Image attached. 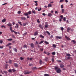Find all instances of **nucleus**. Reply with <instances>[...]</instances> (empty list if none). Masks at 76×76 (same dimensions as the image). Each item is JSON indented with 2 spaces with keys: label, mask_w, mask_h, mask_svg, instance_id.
<instances>
[{
  "label": "nucleus",
  "mask_w": 76,
  "mask_h": 76,
  "mask_svg": "<svg viewBox=\"0 0 76 76\" xmlns=\"http://www.w3.org/2000/svg\"><path fill=\"white\" fill-rule=\"evenodd\" d=\"M55 70H56V72L58 73H60L61 72V70L60 69L58 68V67L57 66L55 67Z\"/></svg>",
  "instance_id": "f257e3e1"
},
{
  "label": "nucleus",
  "mask_w": 76,
  "mask_h": 76,
  "mask_svg": "<svg viewBox=\"0 0 76 76\" xmlns=\"http://www.w3.org/2000/svg\"><path fill=\"white\" fill-rule=\"evenodd\" d=\"M21 19L23 20H27V19L25 17H21Z\"/></svg>",
  "instance_id": "f03ea898"
},
{
  "label": "nucleus",
  "mask_w": 76,
  "mask_h": 76,
  "mask_svg": "<svg viewBox=\"0 0 76 76\" xmlns=\"http://www.w3.org/2000/svg\"><path fill=\"white\" fill-rule=\"evenodd\" d=\"M65 38H66V39L68 41H69V40H70V39L69 37H68L67 36H65Z\"/></svg>",
  "instance_id": "7ed1b4c3"
},
{
  "label": "nucleus",
  "mask_w": 76,
  "mask_h": 76,
  "mask_svg": "<svg viewBox=\"0 0 76 76\" xmlns=\"http://www.w3.org/2000/svg\"><path fill=\"white\" fill-rule=\"evenodd\" d=\"M31 48H34V44H33V43H31Z\"/></svg>",
  "instance_id": "20e7f679"
},
{
  "label": "nucleus",
  "mask_w": 76,
  "mask_h": 76,
  "mask_svg": "<svg viewBox=\"0 0 76 76\" xmlns=\"http://www.w3.org/2000/svg\"><path fill=\"white\" fill-rule=\"evenodd\" d=\"M56 38L57 39H62V38L61 37H59V36H56Z\"/></svg>",
  "instance_id": "39448f33"
},
{
  "label": "nucleus",
  "mask_w": 76,
  "mask_h": 76,
  "mask_svg": "<svg viewBox=\"0 0 76 76\" xmlns=\"http://www.w3.org/2000/svg\"><path fill=\"white\" fill-rule=\"evenodd\" d=\"M7 25L8 26L11 27L12 26V24L11 23H8L7 24Z\"/></svg>",
  "instance_id": "423d86ee"
},
{
  "label": "nucleus",
  "mask_w": 76,
  "mask_h": 76,
  "mask_svg": "<svg viewBox=\"0 0 76 76\" xmlns=\"http://www.w3.org/2000/svg\"><path fill=\"white\" fill-rule=\"evenodd\" d=\"M32 69L33 70H36L37 69V68L36 67H34L32 68Z\"/></svg>",
  "instance_id": "0eeeda50"
},
{
  "label": "nucleus",
  "mask_w": 76,
  "mask_h": 76,
  "mask_svg": "<svg viewBox=\"0 0 76 76\" xmlns=\"http://www.w3.org/2000/svg\"><path fill=\"white\" fill-rule=\"evenodd\" d=\"M15 28H19V24L18 23H17L16 24V26H15Z\"/></svg>",
  "instance_id": "6e6552de"
},
{
  "label": "nucleus",
  "mask_w": 76,
  "mask_h": 76,
  "mask_svg": "<svg viewBox=\"0 0 76 76\" xmlns=\"http://www.w3.org/2000/svg\"><path fill=\"white\" fill-rule=\"evenodd\" d=\"M1 21L3 23H4V22H5L6 21V18H4Z\"/></svg>",
  "instance_id": "1a4fd4ad"
},
{
  "label": "nucleus",
  "mask_w": 76,
  "mask_h": 76,
  "mask_svg": "<svg viewBox=\"0 0 76 76\" xmlns=\"http://www.w3.org/2000/svg\"><path fill=\"white\" fill-rule=\"evenodd\" d=\"M38 31H37L34 33V36H36L37 35H38Z\"/></svg>",
  "instance_id": "9d476101"
},
{
  "label": "nucleus",
  "mask_w": 76,
  "mask_h": 76,
  "mask_svg": "<svg viewBox=\"0 0 76 76\" xmlns=\"http://www.w3.org/2000/svg\"><path fill=\"white\" fill-rule=\"evenodd\" d=\"M12 45V43H8L7 45H6V47H7L8 46H9V45Z\"/></svg>",
  "instance_id": "9b49d317"
},
{
  "label": "nucleus",
  "mask_w": 76,
  "mask_h": 76,
  "mask_svg": "<svg viewBox=\"0 0 76 76\" xmlns=\"http://www.w3.org/2000/svg\"><path fill=\"white\" fill-rule=\"evenodd\" d=\"M13 50L15 52H18V50H17L16 48H13Z\"/></svg>",
  "instance_id": "f8f14e48"
},
{
  "label": "nucleus",
  "mask_w": 76,
  "mask_h": 76,
  "mask_svg": "<svg viewBox=\"0 0 76 76\" xmlns=\"http://www.w3.org/2000/svg\"><path fill=\"white\" fill-rule=\"evenodd\" d=\"M39 37H40V38H44V36H42V34H40L39 35Z\"/></svg>",
  "instance_id": "ddd939ff"
},
{
  "label": "nucleus",
  "mask_w": 76,
  "mask_h": 76,
  "mask_svg": "<svg viewBox=\"0 0 76 76\" xmlns=\"http://www.w3.org/2000/svg\"><path fill=\"white\" fill-rule=\"evenodd\" d=\"M48 16H49V17H51V16H52V14H51L50 13H49L48 14Z\"/></svg>",
  "instance_id": "4468645a"
},
{
  "label": "nucleus",
  "mask_w": 76,
  "mask_h": 76,
  "mask_svg": "<svg viewBox=\"0 0 76 76\" xmlns=\"http://www.w3.org/2000/svg\"><path fill=\"white\" fill-rule=\"evenodd\" d=\"M60 67L61 68H63V67H64V65L63 64H61L60 65Z\"/></svg>",
  "instance_id": "2eb2a0df"
},
{
  "label": "nucleus",
  "mask_w": 76,
  "mask_h": 76,
  "mask_svg": "<svg viewBox=\"0 0 76 76\" xmlns=\"http://www.w3.org/2000/svg\"><path fill=\"white\" fill-rule=\"evenodd\" d=\"M24 15H25V16H28V13H24Z\"/></svg>",
  "instance_id": "dca6fc26"
},
{
  "label": "nucleus",
  "mask_w": 76,
  "mask_h": 76,
  "mask_svg": "<svg viewBox=\"0 0 76 76\" xmlns=\"http://www.w3.org/2000/svg\"><path fill=\"white\" fill-rule=\"evenodd\" d=\"M27 24V23H23V26H25Z\"/></svg>",
  "instance_id": "f3484780"
},
{
  "label": "nucleus",
  "mask_w": 76,
  "mask_h": 76,
  "mask_svg": "<svg viewBox=\"0 0 76 76\" xmlns=\"http://www.w3.org/2000/svg\"><path fill=\"white\" fill-rule=\"evenodd\" d=\"M52 7V5H51V4H48V7Z\"/></svg>",
  "instance_id": "a211bd4d"
},
{
  "label": "nucleus",
  "mask_w": 76,
  "mask_h": 76,
  "mask_svg": "<svg viewBox=\"0 0 76 76\" xmlns=\"http://www.w3.org/2000/svg\"><path fill=\"white\" fill-rule=\"evenodd\" d=\"M72 42H73V44H76V41L75 40H72L71 41Z\"/></svg>",
  "instance_id": "6ab92c4d"
},
{
  "label": "nucleus",
  "mask_w": 76,
  "mask_h": 76,
  "mask_svg": "<svg viewBox=\"0 0 76 76\" xmlns=\"http://www.w3.org/2000/svg\"><path fill=\"white\" fill-rule=\"evenodd\" d=\"M10 31H11V32H13L14 31L12 30V27H10Z\"/></svg>",
  "instance_id": "aec40b11"
},
{
  "label": "nucleus",
  "mask_w": 76,
  "mask_h": 76,
  "mask_svg": "<svg viewBox=\"0 0 76 76\" xmlns=\"http://www.w3.org/2000/svg\"><path fill=\"white\" fill-rule=\"evenodd\" d=\"M39 27L42 28V29H43V27H42V26L40 24L39 26Z\"/></svg>",
  "instance_id": "412c9836"
},
{
  "label": "nucleus",
  "mask_w": 76,
  "mask_h": 76,
  "mask_svg": "<svg viewBox=\"0 0 76 76\" xmlns=\"http://www.w3.org/2000/svg\"><path fill=\"white\" fill-rule=\"evenodd\" d=\"M61 10V11H62L61 12L62 13H64V12H65L64 9H62Z\"/></svg>",
  "instance_id": "4be33fe9"
},
{
  "label": "nucleus",
  "mask_w": 76,
  "mask_h": 76,
  "mask_svg": "<svg viewBox=\"0 0 76 76\" xmlns=\"http://www.w3.org/2000/svg\"><path fill=\"white\" fill-rule=\"evenodd\" d=\"M66 56H67V57H70V56H71V55L68 53L66 55Z\"/></svg>",
  "instance_id": "5701e85b"
},
{
  "label": "nucleus",
  "mask_w": 76,
  "mask_h": 76,
  "mask_svg": "<svg viewBox=\"0 0 76 76\" xmlns=\"http://www.w3.org/2000/svg\"><path fill=\"white\" fill-rule=\"evenodd\" d=\"M23 48H27L28 47V46H27V45H24V46H23Z\"/></svg>",
  "instance_id": "b1692460"
},
{
  "label": "nucleus",
  "mask_w": 76,
  "mask_h": 76,
  "mask_svg": "<svg viewBox=\"0 0 76 76\" xmlns=\"http://www.w3.org/2000/svg\"><path fill=\"white\" fill-rule=\"evenodd\" d=\"M7 40H8V41H12V40H13V39L12 38H10V39H7Z\"/></svg>",
  "instance_id": "393cba45"
},
{
  "label": "nucleus",
  "mask_w": 76,
  "mask_h": 76,
  "mask_svg": "<svg viewBox=\"0 0 76 76\" xmlns=\"http://www.w3.org/2000/svg\"><path fill=\"white\" fill-rule=\"evenodd\" d=\"M39 64L40 65L42 64V60H40L39 61Z\"/></svg>",
  "instance_id": "a878e982"
},
{
  "label": "nucleus",
  "mask_w": 76,
  "mask_h": 76,
  "mask_svg": "<svg viewBox=\"0 0 76 76\" xmlns=\"http://www.w3.org/2000/svg\"><path fill=\"white\" fill-rule=\"evenodd\" d=\"M18 23L21 26H22V23H21V22L19 21H18Z\"/></svg>",
  "instance_id": "bb28decb"
},
{
  "label": "nucleus",
  "mask_w": 76,
  "mask_h": 76,
  "mask_svg": "<svg viewBox=\"0 0 76 76\" xmlns=\"http://www.w3.org/2000/svg\"><path fill=\"white\" fill-rule=\"evenodd\" d=\"M42 10V9L41 8H38V10L39 12V11H41Z\"/></svg>",
  "instance_id": "cd10ccee"
},
{
  "label": "nucleus",
  "mask_w": 76,
  "mask_h": 76,
  "mask_svg": "<svg viewBox=\"0 0 76 76\" xmlns=\"http://www.w3.org/2000/svg\"><path fill=\"white\" fill-rule=\"evenodd\" d=\"M12 72H16V69H12Z\"/></svg>",
  "instance_id": "c85d7f7f"
},
{
  "label": "nucleus",
  "mask_w": 76,
  "mask_h": 76,
  "mask_svg": "<svg viewBox=\"0 0 76 76\" xmlns=\"http://www.w3.org/2000/svg\"><path fill=\"white\" fill-rule=\"evenodd\" d=\"M31 72H25L24 73V74H26V75H28V74H29V73H31Z\"/></svg>",
  "instance_id": "c756f323"
},
{
  "label": "nucleus",
  "mask_w": 76,
  "mask_h": 76,
  "mask_svg": "<svg viewBox=\"0 0 76 76\" xmlns=\"http://www.w3.org/2000/svg\"><path fill=\"white\" fill-rule=\"evenodd\" d=\"M43 42H44V41L42 40L41 42H40L39 43V44H42V43H43Z\"/></svg>",
  "instance_id": "7c9ffc66"
},
{
  "label": "nucleus",
  "mask_w": 76,
  "mask_h": 76,
  "mask_svg": "<svg viewBox=\"0 0 76 76\" xmlns=\"http://www.w3.org/2000/svg\"><path fill=\"white\" fill-rule=\"evenodd\" d=\"M52 45L53 47H54V48H56V45L53 44Z\"/></svg>",
  "instance_id": "2f4dec72"
},
{
  "label": "nucleus",
  "mask_w": 76,
  "mask_h": 76,
  "mask_svg": "<svg viewBox=\"0 0 76 76\" xmlns=\"http://www.w3.org/2000/svg\"><path fill=\"white\" fill-rule=\"evenodd\" d=\"M52 55H56V52H53L52 53Z\"/></svg>",
  "instance_id": "473e14b6"
},
{
  "label": "nucleus",
  "mask_w": 76,
  "mask_h": 76,
  "mask_svg": "<svg viewBox=\"0 0 76 76\" xmlns=\"http://www.w3.org/2000/svg\"><path fill=\"white\" fill-rule=\"evenodd\" d=\"M46 33H47V34H48L49 35H50V32L48 31H46Z\"/></svg>",
  "instance_id": "72a5a7b5"
},
{
  "label": "nucleus",
  "mask_w": 76,
  "mask_h": 76,
  "mask_svg": "<svg viewBox=\"0 0 76 76\" xmlns=\"http://www.w3.org/2000/svg\"><path fill=\"white\" fill-rule=\"evenodd\" d=\"M69 31H70V28H67V32H69Z\"/></svg>",
  "instance_id": "f704fd0d"
},
{
  "label": "nucleus",
  "mask_w": 76,
  "mask_h": 76,
  "mask_svg": "<svg viewBox=\"0 0 76 76\" xmlns=\"http://www.w3.org/2000/svg\"><path fill=\"white\" fill-rule=\"evenodd\" d=\"M12 36L14 38H16V37H15V35H14L13 34H12Z\"/></svg>",
  "instance_id": "c9c22d12"
},
{
  "label": "nucleus",
  "mask_w": 76,
  "mask_h": 76,
  "mask_svg": "<svg viewBox=\"0 0 76 76\" xmlns=\"http://www.w3.org/2000/svg\"><path fill=\"white\" fill-rule=\"evenodd\" d=\"M15 66L16 67H18V64H15Z\"/></svg>",
  "instance_id": "e433bc0d"
},
{
  "label": "nucleus",
  "mask_w": 76,
  "mask_h": 76,
  "mask_svg": "<svg viewBox=\"0 0 76 76\" xmlns=\"http://www.w3.org/2000/svg\"><path fill=\"white\" fill-rule=\"evenodd\" d=\"M31 11H29L27 12V13H28V15H31Z\"/></svg>",
  "instance_id": "4c0bfd02"
},
{
  "label": "nucleus",
  "mask_w": 76,
  "mask_h": 76,
  "mask_svg": "<svg viewBox=\"0 0 76 76\" xmlns=\"http://www.w3.org/2000/svg\"><path fill=\"white\" fill-rule=\"evenodd\" d=\"M44 76H50V75L48 74H45L44 75Z\"/></svg>",
  "instance_id": "58836bf2"
},
{
  "label": "nucleus",
  "mask_w": 76,
  "mask_h": 76,
  "mask_svg": "<svg viewBox=\"0 0 76 76\" xmlns=\"http://www.w3.org/2000/svg\"><path fill=\"white\" fill-rule=\"evenodd\" d=\"M45 42L46 44H49V43H48V42H47L45 41Z\"/></svg>",
  "instance_id": "ea45409f"
},
{
  "label": "nucleus",
  "mask_w": 76,
  "mask_h": 76,
  "mask_svg": "<svg viewBox=\"0 0 76 76\" xmlns=\"http://www.w3.org/2000/svg\"><path fill=\"white\" fill-rule=\"evenodd\" d=\"M8 72H10V73H11V72H12V69H10L8 70Z\"/></svg>",
  "instance_id": "a19ab883"
},
{
  "label": "nucleus",
  "mask_w": 76,
  "mask_h": 76,
  "mask_svg": "<svg viewBox=\"0 0 76 76\" xmlns=\"http://www.w3.org/2000/svg\"><path fill=\"white\" fill-rule=\"evenodd\" d=\"M48 24L45 25V28H48Z\"/></svg>",
  "instance_id": "79ce46f5"
},
{
  "label": "nucleus",
  "mask_w": 76,
  "mask_h": 76,
  "mask_svg": "<svg viewBox=\"0 0 76 76\" xmlns=\"http://www.w3.org/2000/svg\"><path fill=\"white\" fill-rule=\"evenodd\" d=\"M64 0H60V3H63V2Z\"/></svg>",
  "instance_id": "37998d69"
},
{
  "label": "nucleus",
  "mask_w": 76,
  "mask_h": 76,
  "mask_svg": "<svg viewBox=\"0 0 76 76\" xmlns=\"http://www.w3.org/2000/svg\"><path fill=\"white\" fill-rule=\"evenodd\" d=\"M32 12L33 13H34V14H35V13H36V12H35V11H32Z\"/></svg>",
  "instance_id": "c03bdc74"
},
{
  "label": "nucleus",
  "mask_w": 76,
  "mask_h": 76,
  "mask_svg": "<svg viewBox=\"0 0 76 76\" xmlns=\"http://www.w3.org/2000/svg\"><path fill=\"white\" fill-rule=\"evenodd\" d=\"M12 32H14L15 34H17V32L13 30V31Z\"/></svg>",
  "instance_id": "a18cd8bd"
},
{
  "label": "nucleus",
  "mask_w": 76,
  "mask_h": 76,
  "mask_svg": "<svg viewBox=\"0 0 76 76\" xmlns=\"http://www.w3.org/2000/svg\"><path fill=\"white\" fill-rule=\"evenodd\" d=\"M18 14H20V13H21V11H18Z\"/></svg>",
  "instance_id": "49530a36"
},
{
  "label": "nucleus",
  "mask_w": 76,
  "mask_h": 76,
  "mask_svg": "<svg viewBox=\"0 0 76 76\" xmlns=\"http://www.w3.org/2000/svg\"><path fill=\"white\" fill-rule=\"evenodd\" d=\"M3 72L5 74H7V71H3Z\"/></svg>",
  "instance_id": "de8ad7c7"
},
{
  "label": "nucleus",
  "mask_w": 76,
  "mask_h": 76,
  "mask_svg": "<svg viewBox=\"0 0 76 76\" xmlns=\"http://www.w3.org/2000/svg\"><path fill=\"white\" fill-rule=\"evenodd\" d=\"M63 20L64 21H65L66 20V18L65 17L64 18H63Z\"/></svg>",
  "instance_id": "09e8293b"
},
{
  "label": "nucleus",
  "mask_w": 76,
  "mask_h": 76,
  "mask_svg": "<svg viewBox=\"0 0 76 76\" xmlns=\"http://www.w3.org/2000/svg\"><path fill=\"white\" fill-rule=\"evenodd\" d=\"M50 53H49L48 52V54H47V56H50Z\"/></svg>",
  "instance_id": "8fccbe9b"
},
{
  "label": "nucleus",
  "mask_w": 76,
  "mask_h": 76,
  "mask_svg": "<svg viewBox=\"0 0 76 76\" xmlns=\"http://www.w3.org/2000/svg\"><path fill=\"white\" fill-rule=\"evenodd\" d=\"M9 63H10V64H12V61L11 60H10Z\"/></svg>",
  "instance_id": "3c124183"
},
{
  "label": "nucleus",
  "mask_w": 76,
  "mask_h": 76,
  "mask_svg": "<svg viewBox=\"0 0 76 76\" xmlns=\"http://www.w3.org/2000/svg\"><path fill=\"white\" fill-rule=\"evenodd\" d=\"M61 9H63V5H61Z\"/></svg>",
  "instance_id": "603ef678"
},
{
  "label": "nucleus",
  "mask_w": 76,
  "mask_h": 76,
  "mask_svg": "<svg viewBox=\"0 0 76 76\" xmlns=\"http://www.w3.org/2000/svg\"><path fill=\"white\" fill-rule=\"evenodd\" d=\"M61 29L62 31L64 30V28L63 27H61Z\"/></svg>",
  "instance_id": "864d4df0"
},
{
  "label": "nucleus",
  "mask_w": 76,
  "mask_h": 76,
  "mask_svg": "<svg viewBox=\"0 0 76 76\" xmlns=\"http://www.w3.org/2000/svg\"><path fill=\"white\" fill-rule=\"evenodd\" d=\"M52 62H54V58H52Z\"/></svg>",
  "instance_id": "5fc2aeb1"
},
{
  "label": "nucleus",
  "mask_w": 76,
  "mask_h": 76,
  "mask_svg": "<svg viewBox=\"0 0 76 76\" xmlns=\"http://www.w3.org/2000/svg\"><path fill=\"white\" fill-rule=\"evenodd\" d=\"M27 35V33H25L23 34V35Z\"/></svg>",
  "instance_id": "6e6d98bb"
},
{
  "label": "nucleus",
  "mask_w": 76,
  "mask_h": 76,
  "mask_svg": "<svg viewBox=\"0 0 76 76\" xmlns=\"http://www.w3.org/2000/svg\"><path fill=\"white\" fill-rule=\"evenodd\" d=\"M4 27V28H6V27L4 26H1V28H3Z\"/></svg>",
  "instance_id": "4d7b16f0"
},
{
  "label": "nucleus",
  "mask_w": 76,
  "mask_h": 76,
  "mask_svg": "<svg viewBox=\"0 0 76 76\" xmlns=\"http://www.w3.org/2000/svg\"><path fill=\"white\" fill-rule=\"evenodd\" d=\"M0 43L1 44H2V43H3V41L1 40H0Z\"/></svg>",
  "instance_id": "13d9d810"
},
{
  "label": "nucleus",
  "mask_w": 76,
  "mask_h": 76,
  "mask_svg": "<svg viewBox=\"0 0 76 76\" xmlns=\"http://www.w3.org/2000/svg\"><path fill=\"white\" fill-rule=\"evenodd\" d=\"M60 18H62H62H63V16L62 15H61V16H60Z\"/></svg>",
  "instance_id": "bf43d9fd"
},
{
  "label": "nucleus",
  "mask_w": 76,
  "mask_h": 76,
  "mask_svg": "<svg viewBox=\"0 0 76 76\" xmlns=\"http://www.w3.org/2000/svg\"><path fill=\"white\" fill-rule=\"evenodd\" d=\"M0 48L1 49V48H3V46H0Z\"/></svg>",
  "instance_id": "052dcab7"
},
{
  "label": "nucleus",
  "mask_w": 76,
  "mask_h": 76,
  "mask_svg": "<svg viewBox=\"0 0 76 76\" xmlns=\"http://www.w3.org/2000/svg\"><path fill=\"white\" fill-rule=\"evenodd\" d=\"M7 4V3H5L2 4V5L4 6V5H6Z\"/></svg>",
  "instance_id": "680f3d73"
},
{
  "label": "nucleus",
  "mask_w": 76,
  "mask_h": 76,
  "mask_svg": "<svg viewBox=\"0 0 76 76\" xmlns=\"http://www.w3.org/2000/svg\"><path fill=\"white\" fill-rule=\"evenodd\" d=\"M55 14H56V13H58V12L57 11H55Z\"/></svg>",
  "instance_id": "e2e57ef3"
},
{
  "label": "nucleus",
  "mask_w": 76,
  "mask_h": 76,
  "mask_svg": "<svg viewBox=\"0 0 76 76\" xmlns=\"http://www.w3.org/2000/svg\"><path fill=\"white\" fill-rule=\"evenodd\" d=\"M38 3H36L35 4V6H38Z\"/></svg>",
  "instance_id": "0e129e2a"
},
{
  "label": "nucleus",
  "mask_w": 76,
  "mask_h": 76,
  "mask_svg": "<svg viewBox=\"0 0 76 76\" xmlns=\"http://www.w3.org/2000/svg\"><path fill=\"white\" fill-rule=\"evenodd\" d=\"M20 60H23V58L22 57H21L20 58Z\"/></svg>",
  "instance_id": "69168bd1"
},
{
  "label": "nucleus",
  "mask_w": 76,
  "mask_h": 76,
  "mask_svg": "<svg viewBox=\"0 0 76 76\" xmlns=\"http://www.w3.org/2000/svg\"><path fill=\"white\" fill-rule=\"evenodd\" d=\"M42 15L43 16H45V13H43Z\"/></svg>",
  "instance_id": "338daca9"
},
{
  "label": "nucleus",
  "mask_w": 76,
  "mask_h": 76,
  "mask_svg": "<svg viewBox=\"0 0 76 76\" xmlns=\"http://www.w3.org/2000/svg\"><path fill=\"white\" fill-rule=\"evenodd\" d=\"M57 62H58V63H60L61 62V61H56Z\"/></svg>",
  "instance_id": "774afa93"
}]
</instances>
